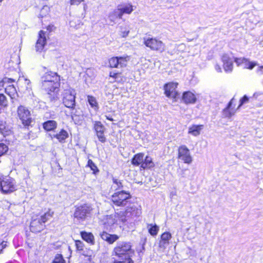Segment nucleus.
Wrapping results in <instances>:
<instances>
[{
    "instance_id": "obj_27",
    "label": "nucleus",
    "mask_w": 263,
    "mask_h": 263,
    "mask_svg": "<svg viewBox=\"0 0 263 263\" xmlns=\"http://www.w3.org/2000/svg\"><path fill=\"white\" fill-rule=\"evenodd\" d=\"M123 185L121 181L117 178H112V184L111 186V190L112 191H119L122 190Z\"/></svg>"
},
{
    "instance_id": "obj_56",
    "label": "nucleus",
    "mask_w": 263,
    "mask_h": 263,
    "mask_svg": "<svg viewBox=\"0 0 263 263\" xmlns=\"http://www.w3.org/2000/svg\"><path fill=\"white\" fill-rule=\"evenodd\" d=\"M71 117H72V118H73V115L72 114L71 115Z\"/></svg>"
},
{
    "instance_id": "obj_38",
    "label": "nucleus",
    "mask_w": 263,
    "mask_h": 263,
    "mask_svg": "<svg viewBox=\"0 0 263 263\" xmlns=\"http://www.w3.org/2000/svg\"><path fill=\"white\" fill-rule=\"evenodd\" d=\"M52 263H66V261L61 254H57Z\"/></svg>"
},
{
    "instance_id": "obj_7",
    "label": "nucleus",
    "mask_w": 263,
    "mask_h": 263,
    "mask_svg": "<svg viewBox=\"0 0 263 263\" xmlns=\"http://www.w3.org/2000/svg\"><path fill=\"white\" fill-rule=\"evenodd\" d=\"M17 116L25 126H28L31 122V114L25 106L20 105L17 110Z\"/></svg>"
},
{
    "instance_id": "obj_26",
    "label": "nucleus",
    "mask_w": 263,
    "mask_h": 263,
    "mask_svg": "<svg viewBox=\"0 0 263 263\" xmlns=\"http://www.w3.org/2000/svg\"><path fill=\"white\" fill-rule=\"evenodd\" d=\"M0 133L4 137L11 133V127L3 121H0Z\"/></svg>"
},
{
    "instance_id": "obj_32",
    "label": "nucleus",
    "mask_w": 263,
    "mask_h": 263,
    "mask_svg": "<svg viewBox=\"0 0 263 263\" xmlns=\"http://www.w3.org/2000/svg\"><path fill=\"white\" fill-rule=\"evenodd\" d=\"M57 123L54 120H49L44 123L43 127L47 131H51L57 128Z\"/></svg>"
},
{
    "instance_id": "obj_49",
    "label": "nucleus",
    "mask_w": 263,
    "mask_h": 263,
    "mask_svg": "<svg viewBox=\"0 0 263 263\" xmlns=\"http://www.w3.org/2000/svg\"><path fill=\"white\" fill-rule=\"evenodd\" d=\"M215 69L218 72H221L222 71L220 65H219L218 64L215 65Z\"/></svg>"
},
{
    "instance_id": "obj_6",
    "label": "nucleus",
    "mask_w": 263,
    "mask_h": 263,
    "mask_svg": "<svg viewBox=\"0 0 263 263\" xmlns=\"http://www.w3.org/2000/svg\"><path fill=\"white\" fill-rule=\"evenodd\" d=\"M141 214V209L140 206L133 204L128 206L125 212L124 217L121 218L122 221H126L129 219L139 217Z\"/></svg>"
},
{
    "instance_id": "obj_17",
    "label": "nucleus",
    "mask_w": 263,
    "mask_h": 263,
    "mask_svg": "<svg viewBox=\"0 0 263 263\" xmlns=\"http://www.w3.org/2000/svg\"><path fill=\"white\" fill-rule=\"evenodd\" d=\"M60 81V76L56 73L51 71L45 72L41 77L42 84L45 82H49L52 81Z\"/></svg>"
},
{
    "instance_id": "obj_37",
    "label": "nucleus",
    "mask_w": 263,
    "mask_h": 263,
    "mask_svg": "<svg viewBox=\"0 0 263 263\" xmlns=\"http://www.w3.org/2000/svg\"><path fill=\"white\" fill-rule=\"evenodd\" d=\"M129 30L124 26L120 27L119 35L122 37H126L128 35Z\"/></svg>"
},
{
    "instance_id": "obj_4",
    "label": "nucleus",
    "mask_w": 263,
    "mask_h": 263,
    "mask_svg": "<svg viewBox=\"0 0 263 263\" xmlns=\"http://www.w3.org/2000/svg\"><path fill=\"white\" fill-rule=\"evenodd\" d=\"M76 92L72 88L66 89L63 92V103L68 108L74 109L76 106Z\"/></svg>"
},
{
    "instance_id": "obj_13",
    "label": "nucleus",
    "mask_w": 263,
    "mask_h": 263,
    "mask_svg": "<svg viewBox=\"0 0 263 263\" xmlns=\"http://www.w3.org/2000/svg\"><path fill=\"white\" fill-rule=\"evenodd\" d=\"M178 83L175 82H170L166 84L164 86V92L165 95L168 97L176 99L178 93L176 90Z\"/></svg>"
},
{
    "instance_id": "obj_9",
    "label": "nucleus",
    "mask_w": 263,
    "mask_h": 263,
    "mask_svg": "<svg viewBox=\"0 0 263 263\" xmlns=\"http://www.w3.org/2000/svg\"><path fill=\"white\" fill-rule=\"evenodd\" d=\"M60 81H57L55 84V81H50L49 82H45L42 84V88L45 90L49 95L51 92H53V97L50 98V100L53 101L57 99V97L54 96V92L59 90L60 86Z\"/></svg>"
},
{
    "instance_id": "obj_14",
    "label": "nucleus",
    "mask_w": 263,
    "mask_h": 263,
    "mask_svg": "<svg viewBox=\"0 0 263 263\" xmlns=\"http://www.w3.org/2000/svg\"><path fill=\"white\" fill-rule=\"evenodd\" d=\"M233 59L231 55L224 53L221 57V61L223 63V67L226 72H231L233 69Z\"/></svg>"
},
{
    "instance_id": "obj_44",
    "label": "nucleus",
    "mask_w": 263,
    "mask_h": 263,
    "mask_svg": "<svg viewBox=\"0 0 263 263\" xmlns=\"http://www.w3.org/2000/svg\"><path fill=\"white\" fill-rule=\"evenodd\" d=\"M75 244L78 250L82 251L83 250L84 245L82 241L80 240H76Z\"/></svg>"
},
{
    "instance_id": "obj_47",
    "label": "nucleus",
    "mask_w": 263,
    "mask_h": 263,
    "mask_svg": "<svg viewBox=\"0 0 263 263\" xmlns=\"http://www.w3.org/2000/svg\"><path fill=\"white\" fill-rule=\"evenodd\" d=\"M83 1H84V0H70V4L71 6L72 5L78 6L79 4H80Z\"/></svg>"
},
{
    "instance_id": "obj_18",
    "label": "nucleus",
    "mask_w": 263,
    "mask_h": 263,
    "mask_svg": "<svg viewBox=\"0 0 263 263\" xmlns=\"http://www.w3.org/2000/svg\"><path fill=\"white\" fill-rule=\"evenodd\" d=\"M172 238V235L170 232L163 233L161 236L159 246L163 250H165L170 244V240Z\"/></svg>"
},
{
    "instance_id": "obj_11",
    "label": "nucleus",
    "mask_w": 263,
    "mask_h": 263,
    "mask_svg": "<svg viewBox=\"0 0 263 263\" xmlns=\"http://www.w3.org/2000/svg\"><path fill=\"white\" fill-rule=\"evenodd\" d=\"M2 191L4 193H10L16 190L14 180L11 178H5L1 182Z\"/></svg>"
},
{
    "instance_id": "obj_53",
    "label": "nucleus",
    "mask_w": 263,
    "mask_h": 263,
    "mask_svg": "<svg viewBox=\"0 0 263 263\" xmlns=\"http://www.w3.org/2000/svg\"><path fill=\"white\" fill-rule=\"evenodd\" d=\"M105 117L106 119H107V120H108L109 121H114L113 118L111 117H110V116L105 115Z\"/></svg>"
},
{
    "instance_id": "obj_21",
    "label": "nucleus",
    "mask_w": 263,
    "mask_h": 263,
    "mask_svg": "<svg viewBox=\"0 0 263 263\" xmlns=\"http://www.w3.org/2000/svg\"><path fill=\"white\" fill-rule=\"evenodd\" d=\"M182 100L186 104H194L196 101V98L192 92L186 91L183 93Z\"/></svg>"
},
{
    "instance_id": "obj_36",
    "label": "nucleus",
    "mask_w": 263,
    "mask_h": 263,
    "mask_svg": "<svg viewBox=\"0 0 263 263\" xmlns=\"http://www.w3.org/2000/svg\"><path fill=\"white\" fill-rule=\"evenodd\" d=\"M256 65H257L256 63L254 62H250L248 59H246L242 67L243 68L252 69Z\"/></svg>"
},
{
    "instance_id": "obj_52",
    "label": "nucleus",
    "mask_w": 263,
    "mask_h": 263,
    "mask_svg": "<svg viewBox=\"0 0 263 263\" xmlns=\"http://www.w3.org/2000/svg\"><path fill=\"white\" fill-rule=\"evenodd\" d=\"M54 28V27L53 25H48L47 27V29L50 31H52Z\"/></svg>"
},
{
    "instance_id": "obj_55",
    "label": "nucleus",
    "mask_w": 263,
    "mask_h": 263,
    "mask_svg": "<svg viewBox=\"0 0 263 263\" xmlns=\"http://www.w3.org/2000/svg\"><path fill=\"white\" fill-rule=\"evenodd\" d=\"M86 7H87L86 5V4H84V10H86Z\"/></svg>"
},
{
    "instance_id": "obj_41",
    "label": "nucleus",
    "mask_w": 263,
    "mask_h": 263,
    "mask_svg": "<svg viewBox=\"0 0 263 263\" xmlns=\"http://www.w3.org/2000/svg\"><path fill=\"white\" fill-rule=\"evenodd\" d=\"M0 105L5 107L7 105V101L3 93H0Z\"/></svg>"
},
{
    "instance_id": "obj_16",
    "label": "nucleus",
    "mask_w": 263,
    "mask_h": 263,
    "mask_svg": "<svg viewBox=\"0 0 263 263\" xmlns=\"http://www.w3.org/2000/svg\"><path fill=\"white\" fill-rule=\"evenodd\" d=\"M46 44V38L45 32L42 30L39 33V38L35 45V50L37 52H42L44 51V47Z\"/></svg>"
},
{
    "instance_id": "obj_24",
    "label": "nucleus",
    "mask_w": 263,
    "mask_h": 263,
    "mask_svg": "<svg viewBox=\"0 0 263 263\" xmlns=\"http://www.w3.org/2000/svg\"><path fill=\"white\" fill-rule=\"evenodd\" d=\"M203 127L202 125H193L189 127L188 133L194 136H197L200 134Z\"/></svg>"
},
{
    "instance_id": "obj_2",
    "label": "nucleus",
    "mask_w": 263,
    "mask_h": 263,
    "mask_svg": "<svg viewBox=\"0 0 263 263\" xmlns=\"http://www.w3.org/2000/svg\"><path fill=\"white\" fill-rule=\"evenodd\" d=\"M53 212L49 210L44 215L33 218L30 223V230L32 232L37 233L41 231L44 228V223L52 217Z\"/></svg>"
},
{
    "instance_id": "obj_28",
    "label": "nucleus",
    "mask_w": 263,
    "mask_h": 263,
    "mask_svg": "<svg viewBox=\"0 0 263 263\" xmlns=\"http://www.w3.org/2000/svg\"><path fill=\"white\" fill-rule=\"evenodd\" d=\"M144 160V154L143 153H139L135 155L134 158L132 159V163L136 166L139 165H142V163Z\"/></svg>"
},
{
    "instance_id": "obj_5",
    "label": "nucleus",
    "mask_w": 263,
    "mask_h": 263,
    "mask_svg": "<svg viewBox=\"0 0 263 263\" xmlns=\"http://www.w3.org/2000/svg\"><path fill=\"white\" fill-rule=\"evenodd\" d=\"M144 44L153 50L162 52L165 50V44L156 38H144Z\"/></svg>"
},
{
    "instance_id": "obj_3",
    "label": "nucleus",
    "mask_w": 263,
    "mask_h": 263,
    "mask_svg": "<svg viewBox=\"0 0 263 263\" xmlns=\"http://www.w3.org/2000/svg\"><path fill=\"white\" fill-rule=\"evenodd\" d=\"M130 197L129 193L121 190L114 193L111 196V200L116 205L124 206Z\"/></svg>"
},
{
    "instance_id": "obj_58",
    "label": "nucleus",
    "mask_w": 263,
    "mask_h": 263,
    "mask_svg": "<svg viewBox=\"0 0 263 263\" xmlns=\"http://www.w3.org/2000/svg\"><path fill=\"white\" fill-rule=\"evenodd\" d=\"M0 3H1V2L0 1Z\"/></svg>"
},
{
    "instance_id": "obj_30",
    "label": "nucleus",
    "mask_w": 263,
    "mask_h": 263,
    "mask_svg": "<svg viewBox=\"0 0 263 263\" xmlns=\"http://www.w3.org/2000/svg\"><path fill=\"white\" fill-rule=\"evenodd\" d=\"M155 166L154 163L153 161L152 158L147 156L143 160V162L141 165V167L143 169L150 168Z\"/></svg>"
},
{
    "instance_id": "obj_8",
    "label": "nucleus",
    "mask_w": 263,
    "mask_h": 263,
    "mask_svg": "<svg viewBox=\"0 0 263 263\" xmlns=\"http://www.w3.org/2000/svg\"><path fill=\"white\" fill-rule=\"evenodd\" d=\"M129 60V57L127 55L115 57L110 58L108 60V63L109 66L111 68H121L125 67Z\"/></svg>"
},
{
    "instance_id": "obj_20",
    "label": "nucleus",
    "mask_w": 263,
    "mask_h": 263,
    "mask_svg": "<svg viewBox=\"0 0 263 263\" xmlns=\"http://www.w3.org/2000/svg\"><path fill=\"white\" fill-rule=\"evenodd\" d=\"M117 8L122 16L124 14H130L134 10L133 6L130 3L118 5Z\"/></svg>"
},
{
    "instance_id": "obj_10",
    "label": "nucleus",
    "mask_w": 263,
    "mask_h": 263,
    "mask_svg": "<svg viewBox=\"0 0 263 263\" xmlns=\"http://www.w3.org/2000/svg\"><path fill=\"white\" fill-rule=\"evenodd\" d=\"M178 158L184 163L190 164L193 161L190 150L186 145H182L178 148Z\"/></svg>"
},
{
    "instance_id": "obj_1",
    "label": "nucleus",
    "mask_w": 263,
    "mask_h": 263,
    "mask_svg": "<svg viewBox=\"0 0 263 263\" xmlns=\"http://www.w3.org/2000/svg\"><path fill=\"white\" fill-rule=\"evenodd\" d=\"M135 254L130 242L120 241L114 249L113 254L120 258H131Z\"/></svg>"
},
{
    "instance_id": "obj_19",
    "label": "nucleus",
    "mask_w": 263,
    "mask_h": 263,
    "mask_svg": "<svg viewBox=\"0 0 263 263\" xmlns=\"http://www.w3.org/2000/svg\"><path fill=\"white\" fill-rule=\"evenodd\" d=\"M122 16L120 13V11L117 9L113 10L109 12L108 15V20L109 21V24L113 25L116 23V22L118 18H121Z\"/></svg>"
},
{
    "instance_id": "obj_46",
    "label": "nucleus",
    "mask_w": 263,
    "mask_h": 263,
    "mask_svg": "<svg viewBox=\"0 0 263 263\" xmlns=\"http://www.w3.org/2000/svg\"><path fill=\"white\" fill-rule=\"evenodd\" d=\"M125 260L123 261H116L114 263H134L131 258L124 257Z\"/></svg>"
},
{
    "instance_id": "obj_57",
    "label": "nucleus",
    "mask_w": 263,
    "mask_h": 263,
    "mask_svg": "<svg viewBox=\"0 0 263 263\" xmlns=\"http://www.w3.org/2000/svg\"><path fill=\"white\" fill-rule=\"evenodd\" d=\"M4 0H0V1L2 2V1H3Z\"/></svg>"
},
{
    "instance_id": "obj_22",
    "label": "nucleus",
    "mask_w": 263,
    "mask_h": 263,
    "mask_svg": "<svg viewBox=\"0 0 263 263\" xmlns=\"http://www.w3.org/2000/svg\"><path fill=\"white\" fill-rule=\"evenodd\" d=\"M101 237L102 239L107 241L109 243H112L119 239V236L117 235L109 234L105 232L101 234Z\"/></svg>"
},
{
    "instance_id": "obj_31",
    "label": "nucleus",
    "mask_w": 263,
    "mask_h": 263,
    "mask_svg": "<svg viewBox=\"0 0 263 263\" xmlns=\"http://www.w3.org/2000/svg\"><path fill=\"white\" fill-rule=\"evenodd\" d=\"M53 136L56 138L60 142L63 143L68 138V134L65 130L62 129L59 133L53 135Z\"/></svg>"
},
{
    "instance_id": "obj_35",
    "label": "nucleus",
    "mask_w": 263,
    "mask_h": 263,
    "mask_svg": "<svg viewBox=\"0 0 263 263\" xmlns=\"http://www.w3.org/2000/svg\"><path fill=\"white\" fill-rule=\"evenodd\" d=\"M49 11V7L47 5L44 6L40 10V14H39V17L40 18H43L44 17L46 16L47 15H48Z\"/></svg>"
},
{
    "instance_id": "obj_54",
    "label": "nucleus",
    "mask_w": 263,
    "mask_h": 263,
    "mask_svg": "<svg viewBox=\"0 0 263 263\" xmlns=\"http://www.w3.org/2000/svg\"><path fill=\"white\" fill-rule=\"evenodd\" d=\"M116 75H117V73H112V72L110 73V76L111 77L115 78Z\"/></svg>"
},
{
    "instance_id": "obj_39",
    "label": "nucleus",
    "mask_w": 263,
    "mask_h": 263,
    "mask_svg": "<svg viewBox=\"0 0 263 263\" xmlns=\"http://www.w3.org/2000/svg\"><path fill=\"white\" fill-rule=\"evenodd\" d=\"M87 165L91 168V170L93 171V174H96L99 172V170L98 169L96 164L93 162V161L89 159L88 161Z\"/></svg>"
},
{
    "instance_id": "obj_50",
    "label": "nucleus",
    "mask_w": 263,
    "mask_h": 263,
    "mask_svg": "<svg viewBox=\"0 0 263 263\" xmlns=\"http://www.w3.org/2000/svg\"><path fill=\"white\" fill-rule=\"evenodd\" d=\"M257 72L260 74H263V66H260L258 68Z\"/></svg>"
},
{
    "instance_id": "obj_43",
    "label": "nucleus",
    "mask_w": 263,
    "mask_h": 263,
    "mask_svg": "<svg viewBox=\"0 0 263 263\" xmlns=\"http://www.w3.org/2000/svg\"><path fill=\"white\" fill-rule=\"evenodd\" d=\"M246 60V58H235L234 61L237 64V66H242L244 62Z\"/></svg>"
},
{
    "instance_id": "obj_15",
    "label": "nucleus",
    "mask_w": 263,
    "mask_h": 263,
    "mask_svg": "<svg viewBox=\"0 0 263 263\" xmlns=\"http://www.w3.org/2000/svg\"><path fill=\"white\" fill-rule=\"evenodd\" d=\"M94 129L99 140L102 143L105 142L106 140V138L104 135L105 128L100 121L95 122Z\"/></svg>"
},
{
    "instance_id": "obj_42",
    "label": "nucleus",
    "mask_w": 263,
    "mask_h": 263,
    "mask_svg": "<svg viewBox=\"0 0 263 263\" xmlns=\"http://www.w3.org/2000/svg\"><path fill=\"white\" fill-rule=\"evenodd\" d=\"M106 222H105V223H107L109 226L113 224L116 222L115 219L111 215H107L106 216Z\"/></svg>"
},
{
    "instance_id": "obj_45",
    "label": "nucleus",
    "mask_w": 263,
    "mask_h": 263,
    "mask_svg": "<svg viewBox=\"0 0 263 263\" xmlns=\"http://www.w3.org/2000/svg\"><path fill=\"white\" fill-rule=\"evenodd\" d=\"M248 101V97L247 96H244L243 97L241 98L240 100V104L238 106V108H239L243 104L247 103Z\"/></svg>"
},
{
    "instance_id": "obj_48",
    "label": "nucleus",
    "mask_w": 263,
    "mask_h": 263,
    "mask_svg": "<svg viewBox=\"0 0 263 263\" xmlns=\"http://www.w3.org/2000/svg\"><path fill=\"white\" fill-rule=\"evenodd\" d=\"M6 242L3 241L1 243H0V254L2 253L3 250L6 247L7 244Z\"/></svg>"
},
{
    "instance_id": "obj_34",
    "label": "nucleus",
    "mask_w": 263,
    "mask_h": 263,
    "mask_svg": "<svg viewBox=\"0 0 263 263\" xmlns=\"http://www.w3.org/2000/svg\"><path fill=\"white\" fill-rule=\"evenodd\" d=\"M147 228L148 232L152 236H156L159 231V227L156 225L148 224Z\"/></svg>"
},
{
    "instance_id": "obj_12",
    "label": "nucleus",
    "mask_w": 263,
    "mask_h": 263,
    "mask_svg": "<svg viewBox=\"0 0 263 263\" xmlns=\"http://www.w3.org/2000/svg\"><path fill=\"white\" fill-rule=\"evenodd\" d=\"M91 210V209L89 205H83L76 209L74 213V217L78 220H83L90 214Z\"/></svg>"
},
{
    "instance_id": "obj_25",
    "label": "nucleus",
    "mask_w": 263,
    "mask_h": 263,
    "mask_svg": "<svg viewBox=\"0 0 263 263\" xmlns=\"http://www.w3.org/2000/svg\"><path fill=\"white\" fill-rule=\"evenodd\" d=\"M81 236L82 239L87 243L91 245L95 244V237L91 233L82 231L81 232Z\"/></svg>"
},
{
    "instance_id": "obj_51",
    "label": "nucleus",
    "mask_w": 263,
    "mask_h": 263,
    "mask_svg": "<svg viewBox=\"0 0 263 263\" xmlns=\"http://www.w3.org/2000/svg\"><path fill=\"white\" fill-rule=\"evenodd\" d=\"M84 255L87 256H91L93 255V252L92 251H89L87 253H83Z\"/></svg>"
},
{
    "instance_id": "obj_33",
    "label": "nucleus",
    "mask_w": 263,
    "mask_h": 263,
    "mask_svg": "<svg viewBox=\"0 0 263 263\" xmlns=\"http://www.w3.org/2000/svg\"><path fill=\"white\" fill-rule=\"evenodd\" d=\"M87 99L88 102L91 107L93 108L95 110H98L99 109V105L96 99L91 96H88Z\"/></svg>"
},
{
    "instance_id": "obj_29",
    "label": "nucleus",
    "mask_w": 263,
    "mask_h": 263,
    "mask_svg": "<svg viewBox=\"0 0 263 263\" xmlns=\"http://www.w3.org/2000/svg\"><path fill=\"white\" fill-rule=\"evenodd\" d=\"M234 100V98L232 99L231 101L229 102L228 107L223 110V114L225 117L230 118L234 115L235 111L231 108V106Z\"/></svg>"
},
{
    "instance_id": "obj_40",
    "label": "nucleus",
    "mask_w": 263,
    "mask_h": 263,
    "mask_svg": "<svg viewBox=\"0 0 263 263\" xmlns=\"http://www.w3.org/2000/svg\"><path fill=\"white\" fill-rule=\"evenodd\" d=\"M8 148L4 143H0V156L5 154L8 151Z\"/></svg>"
},
{
    "instance_id": "obj_23",
    "label": "nucleus",
    "mask_w": 263,
    "mask_h": 263,
    "mask_svg": "<svg viewBox=\"0 0 263 263\" xmlns=\"http://www.w3.org/2000/svg\"><path fill=\"white\" fill-rule=\"evenodd\" d=\"M17 83L21 87L25 88L27 90L30 91L31 89L30 81L24 76L20 77Z\"/></svg>"
}]
</instances>
